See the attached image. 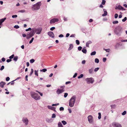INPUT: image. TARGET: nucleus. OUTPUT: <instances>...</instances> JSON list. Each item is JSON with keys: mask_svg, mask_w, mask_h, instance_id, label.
Segmentation results:
<instances>
[{"mask_svg": "<svg viewBox=\"0 0 127 127\" xmlns=\"http://www.w3.org/2000/svg\"><path fill=\"white\" fill-rule=\"evenodd\" d=\"M123 31V28L120 26L116 27L114 30V32L117 35L120 36Z\"/></svg>", "mask_w": 127, "mask_h": 127, "instance_id": "obj_1", "label": "nucleus"}, {"mask_svg": "<svg viewBox=\"0 0 127 127\" xmlns=\"http://www.w3.org/2000/svg\"><path fill=\"white\" fill-rule=\"evenodd\" d=\"M41 5V3L40 1L38 2L35 4L33 5L32 7L33 10H39L40 9Z\"/></svg>", "mask_w": 127, "mask_h": 127, "instance_id": "obj_2", "label": "nucleus"}, {"mask_svg": "<svg viewBox=\"0 0 127 127\" xmlns=\"http://www.w3.org/2000/svg\"><path fill=\"white\" fill-rule=\"evenodd\" d=\"M76 99V97L74 95L72 96L69 101V106L71 107H73L74 105Z\"/></svg>", "mask_w": 127, "mask_h": 127, "instance_id": "obj_3", "label": "nucleus"}, {"mask_svg": "<svg viewBox=\"0 0 127 127\" xmlns=\"http://www.w3.org/2000/svg\"><path fill=\"white\" fill-rule=\"evenodd\" d=\"M31 96L36 100H39L40 99V97L38 95L34 92L31 93Z\"/></svg>", "mask_w": 127, "mask_h": 127, "instance_id": "obj_4", "label": "nucleus"}, {"mask_svg": "<svg viewBox=\"0 0 127 127\" xmlns=\"http://www.w3.org/2000/svg\"><path fill=\"white\" fill-rule=\"evenodd\" d=\"M85 80L86 81L87 83L88 84L90 83H93L94 81V79L92 77L87 78L85 79Z\"/></svg>", "mask_w": 127, "mask_h": 127, "instance_id": "obj_5", "label": "nucleus"}, {"mask_svg": "<svg viewBox=\"0 0 127 127\" xmlns=\"http://www.w3.org/2000/svg\"><path fill=\"white\" fill-rule=\"evenodd\" d=\"M112 125L114 127H122L121 124L116 122L113 123L112 124Z\"/></svg>", "mask_w": 127, "mask_h": 127, "instance_id": "obj_6", "label": "nucleus"}, {"mask_svg": "<svg viewBox=\"0 0 127 127\" xmlns=\"http://www.w3.org/2000/svg\"><path fill=\"white\" fill-rule=\"evenodd\" d=\"M22 121L25 123V125H27L29 121L27 118H23L22 119Z\"/></svg>", "mask_w": 127, "mask_h": 127, "instance_id": "obj_7", "label": "nucleus"}, {"mask_svg": "<svg viewBox=\"0 0 127 127\" xmlns=\"http://www.w3.org/2000/svg\"><path fill=\"white\" fill-rule=\"evenodd\" d=\"M42 29L41 28L39 27L36 29V34H40L41 33Z\"/></svg>", "mask_w": 127, "mask_h": 127, "instance_id": "obj_8", "label": "nucleus"}, {"mask_svg": "<svg viewBox=\"0 0 127 127\" xmlns=\"http://www.w3.org/2000/svg\"><path fill=\"white\" fill-rule=\"evenodd\" d=\"M88 121L90 123H92L93 121V116L91 115H89L88 117Z\"/></svg>", "mask_w": 127, "mask_h": 127, "instance_id": "obj_9", "label": "nucleus"}, {"mask_svg": "<svg viewBox=\"0 0 127 127\" xmlns=\"http://www.w3.org/2000/svg\"><path fill=\"white\" fill-rule=\"evenodd\" d=\"M115 9H116L121 10H126L123 7L121 6L120 5H119L118 6H116L115 7Z\"/></svg>", "mask_w": 127, "mask_h": 127, "instance_id": "obj_10", "label": "nucleus"}, {"mask_svg": "<svg viewBox=\"0 0 127 127\" xmlns=\"http://www.w3.org/2000/svg\"><path fill=\"white\" fill-rule=\"evenodd\" d=\"M64 91V89H58L56 91V93L58 95L61 94Z\"/></svg>", "mask_w": 127, "mask_h": 127, "instance_id": "obj_11", "label": "nucleus"}, {"mask_svg": "<svg viewBox=\"0 0 127 127\" xmlns=\"http://www.w3.org/2000/svg\"><path fill=\"white\" fill-rule=\"evenodd\" d=\"M59 21V19L57 18H54L51 19L50 21V24L54 23L55 22H58Z\"/></svg>", "mask_w": 127, "mask_h": 127, "instance_id": "obj_12", "label": "nucleus"}, {"mask_svg": "<svg viewBox=\"0 0 127 127\" xmlns=\"http://www.w3.org/2000/svg\"><path fill=\"white\" fill-rule=\"evenodd\" d=\"M48 35L50 37L54 38V35L53 33L52 32H49L48 33Z\"/></svg>", "mask_w": 127, "mask_h": 127, "instance_id": "obj_13", "label": "nucleus"}, {"mask_svg": "<svg viewBox=\"0 0 127 127\" xmlns=\"http://www.w3.org/2000/svg\"><path fill=\"white\" fill-rule=\"evenodd\" d=\"M34 35L31 32L28 34L26 36L27 39H28L32 37Z\"/></svg>", "mask_w": 127, "mask_h": 127, "instance_id": "obj_14", "label": "nucleus"}, {"mask_svg": "<svg viewBox=\"0 0 127 127\" xmlns=\"http://www.w3.org/2000/svg\"><path fill=\"white\" fill-rule=\"evenodd\" d=\"M36 28H35L32 29V31L31 32L34 35L35 32H36Z\"/></svg>", "mask_w": 127, "mask_h": 127, "instance_id": "obj_15", "label": "nucleus"}, {"mask_svg": "<svg viewBox=\"0 0 127 127\" xmlns=\"http://www.w3.org/2000/svg\"><path fill=\"white\" fill-rule=\"evenodd\" d=\"M5 82H1L0 83V86L1 88H3L4 87V85L5 84Z\"/></svg>", "mask_w": 127, "mask_h": 127, "instance_id": "obj_16", "label": "nucleus"}, {"mask_svg": "<svg viewBox=\"0 0 127 127\" xmlns=\"http://www.w3.org/2000/svg\"><path fill=\"white\" fill-rule=\"evenodd\" d=\"M103 10L104 12V13L103 14H102V16H106L107 15V12L105 9H104Z\"/></svg>", "mask_w": 127, "mask_h": 127, "instance_id": "obj_17", "label": "nucleus"}, {"mask_svg": "<svg viewBox=\"0 0 127 127\" xmlns=\"http://www.w3.org/2000/svg\"><path fill=\"white\" fill-rule=\"evenodd\" d=\"M92 43V42L91 41L89 40L86 43V46L87 47H89V44L91 43Z\"/></svg>", "mask_w": 127, "mask_h": 127, "instance_id": "obj_18", "label": "nucleus"}, {"mask_svg": "<svg viewBox=\"0 0 127 127\" xmlns=\"http://www.w3.org/2000/svg\"><path fill=\"white\" fill-rule=\"evenodd\" d=\"M6 19V18H5L0 20V25H1L2 23Z\"/></svg>", "mask_w": 127, "mask_h": 127, "instance_id": "obj_19", "label": "nucleus"}, {"mask_svg": "<svg viewBox=\"0 0 127 127\" xmlns=\"http://www.w3.org/2000/svg\"><path fill=\"white\" fill-rule=\"evenodd\" d=\"M73 47V45L72 44H70L69 45V47L68 49V50H70L72 49Z\"/></svg>", "mask_w": 127, "mask_h": 127, "instance_id": "obj_20", "label": "nucleus"}, {"mask_svg": "<svg viewBox=\"0 0 127 127\" xmlns=\"http://www.w3.org/2000/svg\"><path fill=\"white\" fill-rule=\"evenodd\" d=\"M47 107L49 109H51V110H53V109L54 108H55V107H53L52 106H50L49 105L47 106Z\"/></svg>", "mask_w": 127, "mask_h": 127, "instance_id": "obj_21", "label": "nucleus"}, {"mask_svg": "<svg viewBox=\"0 0 127 127\" xmlns=\"http://www.w3.org/2000/svg\"><path fill=\"white\" fill-rule=\"evenodd\" d=\"M93 71V68H91L89 69V71L90 74L92 73Z\"/></svg>", "mask_w": 127, "mask_h": 127, "instance_id": "obj_22", "label": "nucleus"}, {"mask_svg": "<svg viewBox=\"0 0 127 127\" xmlns=\"http://www.w3.org/2000/svg\"><path fill=\"white\" fill-rule=\"evenodd\" d=\"M82 52L85 54H86L87 53V51L86 49H84V48H83L82 50Z\"/></svg>", "mask_w": 127, "mask_h": 127, "instance_id": "obj_23", "label": "nucleus"}, {"mask_svg": "<svg viewBox=\"0 0 127 127\" xmlns=\"http://www.w3.org/2000/svg\"><path fill=\"white\" fill-rule=\"evenodd\" d=\"M58 125L59 127H63L62 124L60 122L58 123Z\"/></svg>", "mask_w": 127, "mask_h": 127, "instance_id": "obj_24", "label": "nucleus"}, {"mask_svg": "<svg viewBox=\"0 0 127 127\" xmlns=\"http://www.w3.org/2000/svg\"><path fill=\"white\" fill-rule=\"evenodd\" d=\"M46 121L47 122L49 123H51L52 122V120L51 119H46Z\"/></svg>", "mask_w": 127, "mask_h": 127, "instance_id": "obj_25", "label": "nucleus"}, {"mask_svg": "<svg viewBox=\"0 0 127 127\" xmlns=\"http://www.w3.org/2000/svg\"><path fill=\"white\" fill-rule=\"evenodd\" d=\"M18 57L17 56H16L14 58L13 60L14 61H15L16 62L17 61L18 59Z\"/></svg>", "mask_w": 127, "mask_h": 127, "instance_id": "obj_26", "label": "nucleus"}, {"mask_svg": "<svg viewBox=\"0 0 127 127\" xmlns=\"http://www.w3.org/2000/svg\"><path fill=\"white\" fill-rule=\"evenodd\" d=\"M47 71V70L46 68L43 69H41V70H40V71H41V72L42 71V72H45Z\"/></svg>", "mask_w": 127, "mask_h": 127, "instance_id": "obj_27", "label": "nucleus"}, {"mask_svg": "<svg viewBox=\"0 0 127 127\" xmlns=\"http://www.w3.org/2000/svg\"><path fill=\"white\" fill-rule=\"evenodd\" d=\"M96 52L95 51H94L92 52L91 53V56L94 55L96 54Z\"/></svg>", "mask_w": 127, "mask_h": 127, "instance_id": "obj_28", "label": "nucleus"}, {"mask_svg": "<svg viewBox=\"0 0 127 127\" xmlns=\"http://www.w3.org/2000/svg\"><path fill=\"white\" fill-rule=\"evenodd\" d=\"M95 63H98L99 62V59L97 58H96L95 59Z\"/></svg>", "mask_w": 127, "mask_h": 127, "instance_id": "obj_29", "label": "nucleus"}, {"mask_svg": "<svg viewBox=\"0 0 127 127\" xmlns=\"http://www.w3.org/2000/svg\"><path fill=\"white\" fill-rule=\"evenodd\" d=\"M111 108L112 109H114L116 107V105H111Z\"/></svg>", "mask_w": 127, "mask_h": 127, "instance_id": "obj_30", "label": "nucleus"}, {"mask_svg": "<svg viewBox=\"0 0 127 127\" xmlns=\"http://www.w3.org/2000/svg\"><path fill=\"white\" fill-rule=\"evenodd\" d=\"M98 119H101V114L100 113H98Z\"/></svg>", "mask_w": 127, "mask_h": 127, "instance_id": "obj_31", "label": "nucleus"}, {"mask_svg": "<svg viewBox=\"0 0 127 127\" xmlns=\"http://www.w3.org/2000/svg\"><path fill=\"white\" fill-rule=\"evenodd\" d=\"M33 72V69L32 68L31 69V72L30 74L29 75L30 76H31Z\"/></svg>", "mask_w": 127, "mask_h": 127, "instance_id": "obj_32", "label": "nucleus"}, {"mask_svg": "<svg viewBox=\"0 0 127 127\" xmlns=\"http://www.w3.org/2000/svg\"><path fill=\"white\" fill-rule=\"evenodd\" d=\"M83 76V74H81L78 77V79H80L82 78Z\"/></svg>", "mask_w": 127, "mask_h": 127, "instance_id": "obj_33", "label": "nucleus"}, {"mask_svg": "<svg viewBox=\"0 0 127 127\" xmlns=\"http://www.w3.org/2000/svg\"><path fill=\"white\" fill-rule=\"evenodd\" d=\"M26 10H20L19 11V12L21 13H24L25 12Z\"/></svg>", "mask_w": 127, "mask_h": 127, "instance_id": "obj_34", "label": "nucleus"}, {"mask_svg": "<svg viewBox=\"0 0 127 127\" xmlns=\"http://www.w3.org/2000/svg\"><path fill=\"white\" fill-rule=\"evenodd\" d=\"M38 70L36 71V70H35L34 71V72H35V75L37 76H38Z\"/></svg>", "mask_w": 127, "mask_h": 127, "instance_id": "obj_35", "label": "nucleus"}, {"mask_svg": "<svg viewBox=\"0 0 127 127\" xmlns=\"http://www.w3.org/2000/svg\"><path fill=\"white\" fill-rule=\"evenodd\" d=\"M35 60L33 59H31L30 60V62L31 63H32L34 62Z\"/></svg>", "mask_w": 127, "mask_h": 127, "instance_id": "obj_36", "label": "nucleus"}, {"mask_svg": "<svg viewBox=\"0 0 127 127\" xmlns=\"http://www.w3.org/2000/svg\"><path fill=\"white\" fill-rule=\"evenodd\" d=\"M62 124L64 125H65L67 123L65 121H62Z\"/></svg>", "mask_w": 127, "mask_h": 127, "instance_id": "obj_37", "label": "nucleus"}, {"mask_svg": "<svg viewBox=\"0 0 127 127\" xmlns=\"http://www.w3.org/2000/svg\"><path fill=\"white\" fill-rule=\"evenodd\" d=\"M34 37H32V38L29 41V43L30 44L32 42L33 40H34Z\"/></svg>", "mask_w": 127, "mask_h": 127, "instance_id": "obj_38", "label": "nucleus"}, {"mask_svg": "<svg viewBox=\"0 0 127 127\" xmlns=\"http://www.w3.org/2000/svg\"><path fill=\"white\" fill-rule=\"evenodd\" d=\"M127 20V18L126 17H125L122 20V21L123 22H125Z\"/></svg>", "mask_w": 127, "mask_h": 127, "instance_id": "obj_39", "label": "nucleus"}, {"mask_svg": "<svg viewBox=\"0 0 127 127\" xmlns=\"http://www.w3.org/2000/svg\"><path fill=\"white\" fill-rule=\"evenodd\" d=\"M14 54H13L12 55H11V56H10L9 57V58L11 59H12L14 57Z\"/></svg>", "mask_w": 127, "mask_h": 127, "instance_id": "obj_40", "label": "nucleus"}, {"mask_svg": "<svg viewBox=\"0 0 127 127\" xmlns=\"http://www.w3.org/2000/svg\"><path fill=\"white\" fill-rule=\"evenodd\" d=\"M14 81H15V80H13L11 82H10V84L11 85H13L14 84Z\"/></svg>", "mask_w": 127, "mask_h": 127, "instance_id": "obj_41", "label": "nucleus"}, {"mask_svg": "<svg viewBox=\"0 0 127 127\" xmlns=\"http://www.w3.org/2000/svg\"><path fill=\"white\" fill-rule=\"evenodd\" d=\"M126 114V111H124L122 114L123 115H124Z\"/></svg>", "mask_w": 127, "mask_h": 127, "instance_id": "obj_42", "label": "nucleus"}, {"mask_svg": "<svg viewBox=\"0 0 127 127\" xmlns=\"http://www.w3.org/2000/svg\"><path fill=\"white\" fill-rule=\"evenodd\" d=\"M14 28L16 29H18L19 28V27L17 25H16L14 26Z\"/></svg>", "mask_w": 127, "mask_h": 127, "instance_id": "obj_43", "label": "nucleus"}, {"mask_svg": "<svg viewBox=\"0 0 127 127\" xmlns=\"http://www.w3.org/2000/svg\"><path fill=\"white\" fill-rule=\"evenodd\" d=\"M76 44H77V45H79V44H80V42H79V41L78 40H76Z\"/></svg>", "mask_w": 127, "mask_h": 127, "instance_id": "obj_44", "label": "nucleus"}, {"mask_svg": "<svg viewBox=\"0 0 127 127\" xmlns=\"http://www.w3.org/2000/svg\"><path fill=\"white\" fill-rule=\"evenodd\" d=\"M118 22L117 21H114L113 22V23L114 24H118Z\"/></svg>", "mask_w": 127, "mask_h": 127, "instance_id": "obj_45", "label": "nucleus"}, {"mask_svg": "<svg viewBox=\"0 0 127 127\" xmlns=\"http://www.w3.org/2000/svg\"><path fill=\"white\" fill-rule=\"evenodd\" d=\"M56 115L55 114H53L52 115V118H54L56 117Z\"/></svg>", "mask_w": 127, "mask_h": 127, "instance_id": "obj_46", "label": "nucleus"}, {"mask_svg": "<svg viewBox=\"0 0 127 127\" xmlns=\"http://www.w3.org/2000/svg\"><path fill=\"white\" fill-rule=\"evenodd\" d=\"M105 1L104 0H102V4L103 5H104L105 4Z\"/></svg>", "mask_w": 127, "mask_h": 127, "instance_id": "obj_47", "label": "nucleus"}, {"mask_svg": "<svg viewBox=\"0 0 127 127\" xmlns=\"http://www.w3.org/2000/svg\"><path fill=\"white\" fill-rule=\"evenodd\" d=\"M32 30V29L31 28H29L28 29H26V31H31Z\"/></svg>", "mask_w": 127, "mask_h": 127, "instance_id": "obj_48", "label": "nucleus"}, {"mask_svg": "<svg viewBox=\"0 0 127 127\" xmlns=\"http://www.w3.org/2000/svg\"><path fill=\"white\" fill-rule=\"evenodd\" d=\"M64 110V108L63 107H61L60 108V111H63Z\"/></svg>", "mask_w": 127, "mask_h": 127, "instance_id": "obj_49", "label": "nucleus"}, {"mask_svg": "<svg viewBox=\"0 0 127 127\" xmlns=\"http://www.w3.org/2000/svg\"><path fill=\"white\" fill-rule=\"evenodd\" d=\"M99 69V68L98 67L96 68L95 69L94 71L95 72H96Z\"/></svg>", "mask_w": 127, "mask_h": 127, "instance_id": "obj_50", "label": "nucleus"}, {"mask_svg": "<svg viewBox=\"0 0 127 127\" xmlns=\"http://www.w3.org/2000/svg\"><path fill=\"white\" fill-rule=\"evenodd\" d=\"M78 49L80 51L82 49V47L80 46H79L78 47Z\"/></svg>", "mask_w": 127, "mask_h": 127, "instance_id": "obj_51", "label": "nucleus"}, {"mask_svg": "<svg viewBox=\"0 0 127 127\" xmlns=\"http://www.w3.org/2000/svg\"><path fill=\"white\" fill-rule=\"evenodd\" d=\"M10 79L9 77H7L6 78V80L7 81H8Z\"/></svg>", "mask_w": 127, "mask_h": 127, "instance_id": "obj_52", "label": "nucleus"}, {"mask_svg": "<svg viewBox=\"0 0 127 127\" xmlns=\"http://www.w3.org/2000/svg\"><path fill=\"white\" fill-rule=\"evenodd\" d=\"M68 94L67 93H64V97L65 98L68 95Z\"/></svg>", "mask_w": 127, "mask_h": 127, "instance_id": "obj_53", "label": "nucleus"}, {"mask_svg": "<svg viewBox=\"0 0 127 127\" xmlns=\"http://www.w3.org/2000/svg\"><path fill=\"white\" fill-rule=\"evenodd\" d=\"M4 68V66L3 65L1 66V68H0V70H2Z\"/></svg>", "mask_w": 127, "mask_h": 127, "instance_id": "obj_54", "label": "nucleus"}, {"mask_svg": "<svg viewBox=\"0 0 127 127\" xmlns=\"http://www.w3.org/2000/svg\"><path fill=\"white\" fill-rule=\"evenodd\" d=\"M55 27H52V28H51L50 29V30L51 31H53L54 30V29H55Z\"/></svg>", "mask_w": 127, "mask_h": 127, "instance_id": "obj_55", "label": "nucleus"}, {"mask_svg": "<svg viewBox=\"0 0 127 127\" xmlns=\"http://www.w3.org/2000/svg\"><path fill=\"white\" fill-rule=\"evenodd\" d=\"M17 17V15H13L12 16V17L13 18H16Z\"/></svg>", "mask_w": 127, "mask_h": 127, "instance_id": "obj_56", "label": "nucleus"}, {"mask_svg": "<svg viewBox=\"0 0 127 127\" xmlns=\"http://www.w3.org/2000/svg\"><path fill=\"white\" fill-rule=\"evenodd\" d=\"M118 16V15L117 14H116L115 15V18H117Z\"/></svg>", "mask_w": 127, "mask_h": 127, "instance_id": "obj_57", "label": "nucleus"}, {"mask_svg": "<svg viewBox=\"0 0 127 127\" xmlns=\"http://www.w3.org/2000/svg\"><path fill=\"white\" fill-rule=\"evenodd\" d=\"M59 103H57L56 104H53L52 105V106H57L59 105Z\"/></svg>", "mask_w": 127, "mask_h": 127, "instance_id": "obj_58", "label": "nucleus"}, {"mask_svg": "<svg viewBox=\"0 0 127 127\" xmlns=\"http://www.w3.org/2000/svg\"><path fill=\"white\" fill-rule=\"evenodd\" d=\"M12 60L10 59H8L6 60V62L7 63H9Z\"/></svg>", "mask_w": 127, "mask_h": 127, "instance_id": "obj_59", "label": "nucleus"}, {"mask_svg": "<svg viewBox=\"0 0 127 127\" xmlns=\"http://www.w3.org/2000/svg\"><path fill=\"white\" fill-rule=\"evenodd\" d=\"M77 75V73H75L74 74V75L73 76V78H75L76 76Z\"/></svg>", "mask_w": 127, "mask_h": 127, "instance_id": "obj_60", "label": "nucleus"}, {"mask_svg": "<svg viewBox=\"0 0 127 127\" xmlns=\"http://www.w3.org/2000/svg\"><path fill=\"white\" fill-rule=\"evenodd\" d=\"M86 63V61L84 60H83L82 62V63L83 64H84Z\"/></svg>", "mask_w": 127, "mask_h": 127, "instance_id": "obj_61", "label": "nucleus"}, {"mask_svg": "<svg viewBox=\"0 0 127 127\" xmlns=\"http://www.w3.org/2000/svg\"><path fill=\"white\" fill-rule=\"evenodd\" d=\"M121 41L122 42H127V39H126V40L122 39L121 40Z\"/></svg>", "mask_w": 127, "mask_h": 127, "instance_id": "obj_62", "label": "nucleus"}, {"mask_svg": "<svg viewBox=\"0 0 127 127\" xmlns=\"http://www.w3.org/2000/svg\"><path fill=\"white\" fill-rule=\"evenodd\" d=\"M65 87V86H62L60 87V88L61 89H64Z\"/></svg>", "mask_w": 127, "mask_h": 127, "instance_id": "obj_63", "label": "nucleus"}, {"mask_svg": "<svg viewBox=\"0 0 127 127\" xmlns=\"http://www.w3.org/2000/svg\"><path fill=\"white\" fill-rule=\"evenodd\" d=\"M59 37H64V35L62 34H61L59 36Z\"/></svg>", "mask_w": 127, "mask_h": 127, "instance_id": "obj_64", "label": "nucleus"}]
</instances>
